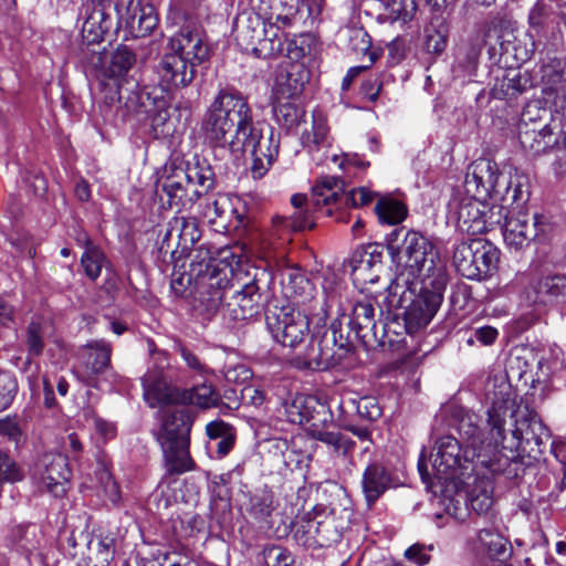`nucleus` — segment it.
<instances>
[{"mask_svg":"<svg viewBox=\"0 0 566 566\" xmlns=\"http://www.w3.org/2000/svg\"><path fill=\"white\" fill-rule=\"evenodd\" d=\"M82 24V38L87 44L99 43L112 27L111 18L99 7H87Z\"/></svg>","mask_w":566,"mask_h":566,"instance_id":"nucleus-36","label":"nucleus"},{"mask_svg":"<svg viewBox=\"0 0 566 566\" xmlns=\"http://www.w3.org/2000/svg\"><path fill=\"white\" fill-rule=\"evenodd\" d=\"M353 509L346 504L315 506L296 516L291 525L293 538L305 548L331 547L339 543L349 528Z\"/></svg>","mask_w":566,"mask_h":566,"instance_id":"nucleus-5","label":"nucleus"},{"mask_svg":"<svg viewBox=\"0 0 566 566\" xmlns=\"http://www.w3.org/2000/svg\"><path fill=\"white\" fill-rule=\"evenodd\" d=\"M500 189L504 190L506 193L503 196L495 197L494 201H501L503 203L513 205L523 200V185L520 180H513L512 177L505 176L504 179L501 180Z\"/></svg>","mask_w":566,"mask_h":566,"instance_id":"nucleus-60","label":"nucleus"},{"mask_svg":"<svg viewBox=\"0 0 566 566\" xmlns=\"http://www.w3.org/2000/svg\"><path fill=\"white\" fill-rule=\"evenodd\" d=\"M310 80V73L301 63L287 62L281 65L275 77V90L279 97L294 98L298 96Z\"/></svg>","mask_w":566,"mask_h":566,"instance_id":"nucleus-24","label":"nucleus"},{"mask_svg":"<svg viewBox=\"0 0 566 566\" xmlns=\"http://www.w3.org/2000/svg\"><path fill=\"white\" fill-rule=\"evenodd\" d=\"M531 106L522 114L518 128V139L523 149L531 155H541L548 149L564 151L555 163V170L558 174L566 171V132H555L557 126L542 124L532 117Z\"/></svg>","mask_w":566,"mask_h":566,"instance_id":"nucleus-8","label":"nucleus"},{"mask_svg":"<svg viewBox=\"0 0 566 566\" xmlns=\"http://www.w3.org/2000/svg\"><path fill=\"white\" fill-rule=\"evenodd\" d=\"M496 163L488 158L474 160L468 168L465 176V190L475 198L495 200V197L506 192L500 189L501 180L504 179Z\"/></svg>","mask_w":566,"mask_h":566,"instance_id":"nucleus-13","label":"nucleus"},{"mask_svg":"<svg viewBox=\"0 0 566 566\" xmlns=\"http://www.w3.org/2000/svg\"><path fill=\"white\" fill-rule=\"evenodd\" d=\"M24 344L29 358L42 355L44 343V326L40 322H30L25 328Z\"/></svg>","mask_w":566,"mask_h":566,"instance_id":"nucleus-50","label":"nucleus"},{"mask_svg":"<svg viewBox=\"0 0 566 566\" xmlns=\"http://www.w3.org/2000/svg\"><path fill=\"white\" fill-rule=\"evenodd\" d=\"M375 212L380 222L398 224L407 217V207L394 198H380L375 207Z\"/></svg>","mask_w":566,"mask_h":566,"instance_id":"nucleus-45","label":"nucleus"},{"mask_svg":"<svg viewBox=\"0 0 566 566\" xmlns=\"http://www.w3.org/2000/svg\"><path fill=\"white\" fill-rule=\"evenodd\" d=\"M328 138V126L325 120L316 119L313 120L312 130L303 134V143L314 149H319L327 144Z\"/></svg>","mask_w":566,"mask_h":566,"instance_id":"nucleus-58","label":"nucleus"},{"mask_svg":"<svg viewBox=\"0 0 566 566\" xmlns=\"http://www.w3.org/2000/svg\"><path fill=\"white\" fill-rule=\"evenodd\" d=\"M0 476L8 482H17L22 480L23 474L19 467L9 455L0 450Z\"/></svg>","mask_w":566,"mask_h":566,"instance_id":"nucleus-63","label":"nucleus"},{"mask_svg":"<svg viewBox=\"0 0 566 566\" xmlns=\"http://www.w3.org/2000/svg\"><path fill=\"white\" fill-rule=\"evenodd\" d=\"M323 343L331 348V353H334L335 356L338 357V365L353 349V344L348 336L342 334L336 323H333L331 327L324 332Z\"/></svg>","mask_w":566,"mask_h":566,"instance_id":"nucleus-47","label":"nucleus"},{"mask_svg":"<svg viewBox=\"0 0 566 566\" xmlns=\"http://www.w3.org/2000/svg\"><path fill=\"white\" fill-rule=\"evenodd\" d=\"M391 482V475L382 464H368L363 474V491L367 502H376L390 488Z\"/></svg>","mask_w":566,"mask_h":566,"instance_id":"nucleus-32","label":"nucleus"},{"mask_svg":"<svg viewBox=\"0 0 566 566\" xmlns=\"http://www.w3.org/2000/svg\"><path fill=\"white\" fill-rule=\"evenodd\" d=\"M314 399L305 397H296L287 409L289 419L293 423L302 424L314 418Z\"/></svg>","mask_w":566,"mask_h":566,"instance_id":"nucleus-53","label":"nucleus"},{"mask_svg":"<svg viewBox=\"0 0 566 566\" xmlns=\"http://www.w3.org/2000/svg\"><path fill=\"white\" fill-rule=\"evenodd\" d=\"M486 399L490 402L486 422L491 436L486 444L481 439L482 430L474 413H464L459 420L458 430L462 439L465 440V447L475 452L483 451L489 446L497 450L499 446L506 441L504 436L505 418L514 407L511 386L503 380L493 385V390L486 392Z\"/></svg>","mask_w":566,"mask_h":566,"instance_id":"nucleus-6","label":"nucleus"},{"mask_svg":"<svg viewBox=\"0 0 566 566\" xmlns=\"http://www.w3.org/2000/svg\"><path fill=\"white\" fill-rule=\"evenodd\" d=\"M123 103V88L118 85H106L103 97L98 104L99 114L105 122H112L119 117V107Z\"/></svg>","mask_w":566,"mask_h":566,"instance_id":"nucleus-46","label":"nucleus"},{"mask_svg":"<svg viewBox=\"0 0 566 566\" xmlns=\"http://www.w3.org/2000/svg\"><path fill=\"white\" fill-rule=\"evenodd\" d=\"M71 474L67 457L62 453H45L35 465V476L41 488L55 497L66 493Z\"/></svg>","mask_w":566,"mask_h":566,"instance_id":"nucleus-17","label":"nucleus"},{"mask_svg":"<svg viewBox=\"0 0 566 566\" xmlns=\"http://www.w3.org/2000/svg\"><path fill=\"white\" fill-rule=\"evenodd\" d=\"M342 181L334 176H324L313 187V206H329L339 200L343 191Z\"/></svg>","mask_w":566,"mask_h":566,"instance_id":"nucleus-42","label":"nucleus"},{"mask_svg":"<svg viewBox=\"0 0 566 566\" xmlns=\"http://www.w3.org/2000/svg\"><path fill=\"white\" fill-rule=\"evenodd\" d=\"M281 23H269L265 15L251 11L245 14V21L237 27V40L244 50L258 56L272 55L282 51V43L277 38Z\"/></svg>","mask_w":566,"mask_h":566,"instance_id":"nucleus-10","label":"nucleus"},{"mask_svg":"<svg viewBox=\"0 0 566 566\" xmlns=\"http://www.w3.org/2000/svg\"><path fill=\"white\" fill-rule=\"evenodd\" d=\"M483 200L471 195L463 199L458 209V227L461 231L472 235L485 233L483 223Z\"/></svg>","mask_w":566,"mask_h":566,"instance_id":"nucleus-30","label":"nucleus"},{"mask_svg":"<svg viewBox=\"0 0 566 566\" xmlns=\"http://www.w3.org/2000/svg\"><path fill=\"white\" fill-rule=\"evenodd\" d=\"M535 303H547L555 300H566V275L556 274L542 277L534 285Z\"/></svg>","mask_w":566,"mask_h":566,"instance_id":"nucleus-39","label":"nucleus"},{"mask_svg":"<svg viewBox=\"0 0 566 566\" xmlns=\"http://www.w3.org/2000/svg\"><path fill=\"white\" fill-rule=\"evenodd\" d=\"M349 325L361 340L377 337L375 306L370 300L365 298L355 303Z\"/></svg>","mask_w":566,"mask_h":566,"instance_id":"nucleus-33","label":"nucleus"},{"mask_svg":"<svg viewBox=\"0 0 566 566\" xmlns=\"http://www.w3.org/2000/svg\"><path fill=\"white\" fill-rule=\"evenodd\" d=\"M244 142V151L251 148L252 165L251 172L254 179L262 178L273 163L276 160L280 150V134L270 128L266 135H263L253 125L251 134H247Z\"/></svg>","mask_w":566,"mask_h":566,"instance_id":"nucleus-14","label":"nucleus"},{"mask_svg":"<svg viewBox=\"0 0 566 566\" xmlns=\"http://www.w3.org/2000/svg\"><path fill=\"white\" fill-rule=\"evenodd\" d=\"M504 205H492L489 206L483 202V223L485 226V232L491 231L495 227L502 226V221L506 222V218H510V214Z\"/></svg>","mask_w":566,"mask_h":566,"instance_id":"nucleus-59","label":"nucleus"},{"mask_svg":"<svg viewBox=\"0 0 566 566\" xmlns=\"http://www.w3.org/2000/svg\"><path fill=\"white\" fill-rule=\"evenodd\" d=\"M424 33L426 51L431 54L442 53L447 46V35L436 28H427Z\"/></svg>","mask_w":566,"mask_h":566,"instance_id":"nucleus-62","label":"nucleus"},{"mask_svg":"<svg viewBox=\"0 0 566 566\" xmlns=\"http://www.w3.org/2000/svg\"><path fill=\"white\" fill-rule=\"evenodd\" d=\"M126 95L123 94V103L119 109V118L126 120L129 118L144 119L146 118L154 106V101L150 98L149 93L138 88H125Z\"/></svg>","mask_w":566,"mask_h":566,"instance_id":"nucleus-34","label":"nucleus"},{"mask_svg":"<svg viewBox=\"0 0 566 566\" xmlns=\"http://www.w3.org/2000/svg\"><path fill=\"white\" fill-rule=\"evenodd\" d=\"M310 433L313 439L326 444L338 457L346 458L355 447V441L339 430H327L313 426Z\"/></svg>","mask_w":566,"mask_h":566,"instance_id":"nucleus-38","label":"nucleus"},{"mask_svg":"<svg viewBox=\"0 0 566 566\" xmlns=\"http://www.w3.org/2000/svg\"><path fill=\"white\" fill-rule=\"evenodd\" d=\"M192 422L193 417L187 408L168 407L164 411L161 427L156 433L158 443L190 442Z\"/></svg>","mask_w":566,"mask_h":566,"instance_id":"nucleus-21","label":"nucleus"},{"mask_svg":"<svg viewBox=\"0 0 566 566\" xmlns=\"http://www.w3.org/2000/svg\"><path fill=\"white\" fill-rule=\"evenodd\" d=\"M18 392V381L11 371L0 369V411L7 409Z\"/></svg>","mask_w":566,"mask_h":566,"instance_id":"nucleus-56","label":"nucleus"},{"mask_svg":"<svg viewBox=\"0 0 566 566\" xmlns=\"http://www.w3.org/2000/svg\"><path fill=\"white\" fill-rule=\"evenodd\" d=\"M104 253L99 248L94 245L87 238L85 239V252L81 258V263L84 268L85 274L91 280H96L102 271L104 264Z\"/></svg>","mask_w":566,"mask_h":566,"instance_id":"nucleus-48","label":"nucleus"},{"mask_svg":"<svg viewBox=\"0 0 566 566\" xmlns=\"http://www.w3.org/2000/svg\"><path fill=\"white\" fill-rule=\"evenodd\" d=\"M544 218L525 211L511 213L503 223L504 241L515 249L527 245L539 233L545 232Z\"/></svg>","mask_w":566,"mask_h":566,"instance_id":"nucleus-19","label":"nucleus"},{"mask_svg":"<svg viewBox=\"0 0 566 566\" xmlns=\"http://www.w3.org/2000/svg\"><path fill=\"white\" fill-rule=\"evenodd\" d=\"M198 221L191 216H176L167 226V230L159 243V253L163 256L170 254L171 258L186 252L200 239Z\"/></svg>","mask_w":566,"mask_h":566,"instance_id":"nucleus-16","label":"nucleus"},{"mask_svg":"<svg viewBox=\"0 0 566 566\" xmlns=\"http://www.w3.org/2000/svg\"><path fill=\"white\" fill-rule=\"evenodd\" d=\"M345 38L347 40V48L353 53L368 55V59L370 53H376L371 50V38L365 29L360 27L347 28Z\"/></svg>","mask_w":566,"mask_h":566,"instance_id":"nucleus-49","label":"nucleus"},{"mask_svg":"<svg viewBox=\"0 0 566 566\" xmlns=\"http://www.w3.org/2000/svg\"><path fill=\"white\" fill-rule=\"evenodd\" d=\"M290 99L277 96L273 106L275 122L287 132L296 128L305 115L304 109Z\"/></svg>","mask_w":566,"mask_h":566,"instance_id":"nucleus-41","label":"nucleus"},{"mask_svg":"<svg viewBox=\"0 0 566 566\" xmlns=\"http://www.w3.org/2000/svg\"><path fill=\"white\" fill-rule=\"evenodd\" d=\"M274 511L273 493L262 490L250 496L248 513L260 524H269Z\"/></svg>","mask_w":566,"mask_h":566,"instance_id":"nucleus-44","label":"nucleus"},{"mask_svg":"<svg viewBox=\"0 0 566 566\" xmlns=\"http://www.w3.org/2000/svg\"><path fill=\"white\" fill-rule=\"evenodd\" d=\"M442 295L430 290H421L411 301L405 313L406 322L413 327L427 326L437 313Z\"/></svg>","mask_w":566,"mask_h":566,"instance_id":"nucleus-25","label":"nucleus"},{"mask_svg":"<svg viewBox=\"0 0 566 566\" xmlns=\"http://www.w3.org/2000/svg\"><path fill=\"white\" fill-rule=\"evenodd\" d=\"M464 499L468 506H470L475 513H486L493 504L492 489L490 483L485 484V486L481 490L474 488L469 493L468 497Z\"/></svg>","mask_w":566,"mask_h":566,"instance_id":"nucleus-55","label":"nucleus"},{"mask_svg":"<svg viewBox=\"0 0 566 566\" xmlns=\"http://www.w3.org/2000/svg\"><path fill=\"white\" fill-rule=\"evenodd\" d=\"M436 453L431 452L429 460L423 450L418 461L421 480L429 484L432 478L448 480L458 473L465 474L470 470L476 476L488 478V474L506 473L513 463L512 459L489 446L483 451L475 452L469 447H462L452 436L440 437L434 444Z\"/></svg>","mask_w":566,"mask_h":566,"instance_id":"nucleus-2","label":"nucleus"},{"mask_svg":"<svg viewBox=\"0 0 566 566\" xmlns=\"http://www.w3.org/2000/svg\"><path fill=\"white\" fill-rule=\"evenodd\" d=\"M542 78L548 85H557L566 82V59L552 57L544 62L542 67Z\"/></svg>","mask_w":566,"mask_h":566,"instance_id":"nucleus-52","label":"nucleus"},{"mask_svg":"<svg viewBox=\"0 0 566 566\" xmlns=\"http://www.w3.org/2000/svg\"><path fill=\"white\" fill-rule=\"evenodd\" d=\"M251 11L265 15L269 23L292 24L298 12V0H248Z\"/></svg>","mask_w":566,"mask_h":566,"instance_id":"nucleus-26","label":"nucleus"},{"mask_svg":"<svg viewBox=\"0 0 566 566\" xmlns=\"http://www.w3.org/2000/svg\"><path fill=\"white\" fill-rule=\"evenodd\" d=\"M190 442L159 443L164 454V467L168 475H180L195 469L196 463L189 452Z\"/></svg>","mask_w":566,"mask_h":566,"instance_id":"nucleus-29","label":"nucleus"},{"mask_svg":"<svg viewBox=\"0 0 566 566\" xmlns=\"http://www.w3.org/2000/svg\"><path fill=\"white\" fill-rule=\"evenodd\" d=\"M160 200L166 197L170 209H186L191 207L200 197L201 190L191 184V178L185 169L177 168L172 174L161 177L157 184Z\"/></svg>","mask_w":566,"mask_h":566,"instance_id":"nucleus-15","label":"nucleus"},{"mask_svg":"<svg viewBox=\"0 0 566 566\" xmlns=\"http://www.w3.org/2000/svg\"><path fill=\"white\" fill-rule=\"evenodd\" d=\"M231 274L229 265L211 258L207 249L200 248L191 255L189 280L195 283L198 307L211 316L223 304V315L230 319H250L261 313L266 302L268 274H254L250 282L240 290H234L229 296L232 289Z\"/></svg>","mask_w":566,"mask_h":566,"instance_id":"nucleus-1","label":"nucleus"},{"mask_svg":"<svg viewBox=\"0 0 566 566\" xmlns=\"http://www.w3.org/2000/svg\"><path fill=\"white\" fill-rule=\"evenodd\" d=\"M253 115L247 97L235 90H220L208 107L202 129L210 144L233 154L244 151L247 134H251Z\"/></svg>","mask_w":566,"mask_h":566,"instance_id":"nucleus-4","label":"nucleus"},{"mask_svg":"<svg viewBox=\"0 0 566 566\" xmlns=\"http://www.w3.org/2000/svg\"><path fill=\"white\" fill-rule=\"evenodd\" d=\"M144 398L151 408L178 405L180 389L170 386L161 373H148L143 379Z\"/></svg>","mask_w":566,"mask_h":566,"instance_id":"nucleus-23","label":"nucleus"},{"mask_svg":"<svg viewBox=\"0 0 566 566\" xmlns=\"http://www.w3.org/2000/svg\"><path fill=\"white\" fill-rule=\"evenodd\" d=\"M503 449L527 452L530 457L537 459L547 447H551V434L548 429L536 417L516 420V428L512 431L510 443H501Z\"/></svg>","mask_w":566,"mask_h":566,"instance_id":"nucleus-12","label":"nucleus"},{"mask_svg":"<svg viewBox=\"0 0 566 566\" xmlns=\"http://www.w3.org/2000/svg\"><path fill=\"white\" fill-rule=\"evenodd\" d=\"M135 62V54L127 46H119L112 54L108 71L112 76H122L133 67Z\"/></svg>","mask_w":566,"mask_h":566,"instance_id":"nucleus-54","label":"nucleus"},{"mask_svg":"<svg viewBox=\"0 0 566 566\" xmlns=\"http://www.w3.org/2000/svg\"><path fill=\"white\" fill-rule=\"evenodd\" d=\"M120 19L138 38L150 34L159 21L155 7L145 0H129L125 8V14H122Z\"/></svg>","mask_w":566,"mask_h":566,"instance_id":"nucleus-22","label":"nucleus"},{"mask_svg":"<svg viewBox=\"0 0 566 566\" xmlns=\"http://www.w3.org/2000/svg\"><path fill=\"white\" fill-rule=\"evenodd\" d=\"M266 326L282 346L296 348L310 337L308 317L293 304L275 306L266 314Z\"/></svg>","mask_w":566,"mask_h":566,"instance_id":"nucleus-11","label":"nucleus"},{"mask_svg":"<svg viewBox=\"0 0 566 566\" xmlns=\"http://www.w3.org/2000/svg\"><path fill=\"white\" fill-rule=\"evenodd\" d=\"M11 539L17 548L28 558L41 557V546L44 539L43 532L36 524H20L12 528Z\"/></svg>","mask_w":566,"mask_h":566,"instance_id":"nucleus-35","label":"nucleus"},{"mask_svg":"<svg viewBox=\"0 0 566 566\" xmlns=\"http://www.w3.org/2000/svg\"><path fill=\"white\" fill-rule=\"evenodd\" d=\"M179 403L193 405L201 409L220 407L219 395L211 386L206 384L180 390Z\"/></svg>","mask_w":566,"mask_h":566,"instance_id":"nucleus-43","label":"nucleus"},{"mask_svg":"<svg viewBox=\"0 0 566 566\" xmlns=\"http://www.w3.org/2000/svg\"><path fill=\"white\" fill-rule=\"evenodd\" d=\"M308 338L310 343L305 350L296 357L300 367L325 370L338 365V357L323 343V336L319 339L313 336Z\"/></svg>","mask_w":566,"mask_h":566,"instance_id":"nucleus-28","label":"nucleus"},{"mask_svg":"<svg viewBox=\"0 0 566 566\" xmlns=\"http://www.w3.org/2000/svg\"><path fill=\"white\" fill-rule=\"evenodd\" d=\"M253 115L247 97L235 90H220L208 107L202 129L210 144L233 154L244 151L247 134H251Z\"/></svg>","mask_w":566,"mask_h":566,"instance_id":"nucleus-3","label":"nucleus"},{"mask_svg":"<svg viewBox=\"0 0 566 566\" xmlns=\"http://www.w3.org/2000/svg\"><path fill=\"white\" fill-rule=\"evenodd\" d=\"M266 566H297L294 556L284 547L272 545L263 549Z\"/></svg>","mask_w":566,"mask_h":566,"instance_id":"nucleus-57","label":"nucleus"},{"mask_svg":"<svg viewBox=\"0 0 566 566\" xmlns=\"http://www.w3.org/2000/svg\"><path fill=\"white\" fill-rule=\"evenodd\" d=\"M168 51L187 57L190 62H203L208 57V49L202 44L198 32L182 28L179 33L174 35L168 42Z\"/></svg>","mask_w":566,"mask_h":566,"instance_id":"nucleus-27","label":"nucleus"},{"mask_svg":"<svg viewBox=\"0 0 566 566\" xmlns=\"http://www.w3.org/2000/svg\"><path fill=\"white\" fill-rule=\"evenodd\" d=\"M483 200L471 195L463 199L458 209V227L461 231L472 235L485 233L483 223Z\"/></svg>","mask_w":566,"mask_h":566,"instance_id":"nucleus-31","label":"nucleus"},{"mask_svg":"<svg viewBox=\"0 0 566 566\" xmlns=\"http://www.w3.org/2000/svg\"><path fill=\"white\" fill-rule=\"evenodd\" d=\"M479 548L490 558L505 560L512 554L511 543L493 528H483L478 534Z\"/></svg>","mask_w":566,"mask_h":566,"instance_id":"nucleus-37","label":"nucleus"},{"mask_svg":"<svg viewBox=\"0 0 566 566\" xmlns=\"http://www.w3.org/2000/svg\"><path fill=\"white\" fill-rule=\"evenodd\" d=\"M112 344L104 339L90 340L78 347L76 356L82 369L81 378L91 385L99 375L112 367Z\"/></svg>","mask_w":566,"mask_h":566,"instance_id":"nucleus-20","label":"nucleus"},{"mask_svg":"<svg viewBox=\"0 0 566 566\" xmlns=\"http://www.w3.org/2000/svg\"><path fill=\"white\" fill-rule=\"evenodd\" d=\"M416 12V0H388L385 1L384 12L379 14L378 20L403 25L413 19Z\"/></svg>","mask_w":566,"mask_h":566,"instance_id":"nucleus-40","label":"nucleus"},{"mask_svg":"<svg viewBox=\"0 0 566 566\" xmlns=\"http://www.w3.org/2000/svg\"><path fill=\"white\" fill-rule=\"evenodd\" d=\"M355 407L358 418L366 422H374L382 416V407L379 405L377 398L365 396L358 400H350Z\"/></svg>","mask_w":566,"mask_h":566,"instance_id":"nucleus-51","label":"nucleus"},{"mask_svg":"<svg viewBox=\"0 0 566 566\" xmlns=\"http://www.w3.org/2000/svg\"><path fill=\"white\" fill-rule=\"evenodd\" d=\"M196 62H190L177 53L165 52L155 71L159 85L165 92L188 86L196 76Z\"/></svg>","mask_w":566,"mask_h":566,"instance_id":"nucleus-18","label":"nucleus"},{"mask_svg":"<svg viewBox=\"0 0 566 566\" xmlns=\"http://www.w3.org/2000/svg\"><path fill=\"white\" fill-rule=\"evenodd\" d=\"M392 259L405 266L411 276L430 272L434 266L438 252L433 243L419 231L399 228L392 231L389 240Z\"/></svg>","mask_w":566,"mask_h":566,"instance_id":"nucleus-7","label":"nucleus"},{"mask_svg":"<svg viewBox=\"0 0 566 566\" xmlns=\"http://www.w3.org/2000/svg\"><path fill=\"white\" fill-rule=\"evenodd\" d=\"M186 174L191 178V184L201 190V196L213 186L212 172L210 168L199 166L188 167Z\"/></svg>","mask_w":566,"mask_h":566,"instance_id":"nucleus-61","label":"nucleus"},{"mask_svg":"<svg viewBox=\"0 0 566 566\" xmlns=\"http://www.w3.org/2000/svg\"><path fill=\"white\" fill-rule=\"evenodd\" d=\"M499 249L481 238L461 241L455 245L452 261L457 271L469 280H484L497 269Z\"/></svg>","mask_w":566,"mask_h":566,"instance_id":"nucleus-9","label":"nucleus"},{"mask_svg":"<svg viewBox=\"0 0 566 566\" xmlns=\"http://www.w3.org/2000/svg\"><path fill=\"white\" fill-rule=\"evenodd\" d=\"M289 218L291 220V227L296 232L305 229H312L315 226L313 210L311 207H305L304 210L295 211L293 214L289 216Z\"/></svg>","mask_w":566,"mask_h":566,"instance_id":"nucleus-64","label":"nucleus"}]
</instances>
